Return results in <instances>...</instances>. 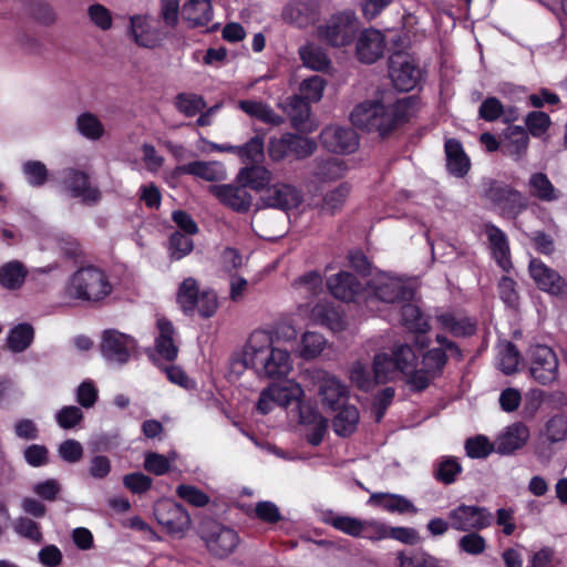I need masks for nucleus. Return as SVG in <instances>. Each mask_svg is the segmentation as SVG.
Segmentation results:
<instances>
[{"label": "nucleus", "mask_w": 567, "mask_h": 567, "mask_svg": "<svg viewBox=\"0 0 567 567\" xmlns=\"http://www.w3.org/2000/svg\"><path fill=\"white\" fill-rule=\"evenodd\" d=\"M210 193L225 206L237 213H247L252 204V195L244 184H221L209 187Z\"/></svg>", "instance_id": "obj_17"}, {"label": "nucleus", "mask_w": 567, "mask_h": 567, "mask_svg": "<svg viewBox=\"0 0 567 567\" xmlns=\"http://www.w3.org/2000/svg\"><path fill=\"white\" fill-rule=\"evenodd\" d=\"M384 35L375 29H365L358 37L355 55L361 63L372 64L383 56Z\"/></svg>", "instance_id": "obj_19"}, {"label": "nucleus", "mask_w": 567, "mask_h": 567, "mask_svg": "<svg viewBox=\"0 0 567 567\" xmlns=\"http://www.w3.org/2000/svg\"><path fill=\"white\" fill-rule=\"evenodd\" d=\"M389 76L396 90L409 92L422 81L423 71L414 55L398 51L390 56Z\"/></svg>", "instance_id": "obj_6"}, {"label": "nucleus", "mask_w": 567, "mask_h": 567, "mask_svg": "<svg viewBox=\"0 0 567 567\" xmlns=\"http://www.w3.org/2000/svg\"><path fill=\"white\" fill-rule=\"evenodd\" d=\"M326 81L319 75H312L300 83V97L306 102H318L321 100Z\"/></svg>", "instance_id": "obj_61"}, {"label": "nucleus", "mask_w": 567, "mask_h": 567, "mask_svg": "<svg viewBox=\"0 0 567 567\" xmlns=\"http://www.w3.org/2000/svg\"><path fill=\"white\" fill-rule=\"evenodd\" d=\"M174 105L179 113L193 117L206 107V102L203 96L194 93H178Z\"/></svg>", "instance_id": "obj_52"}, {"label": "nucleus", "mask_w": 567, "mask_h": 567, "mask_svg": "<svg viewBox=\"0 0 567 567\" xmlns=\"http://www.w3.org/2000/svg\"><path fill=\"white\" fill-rule=\"evenodd\" d=\"M28 276V269L19 260H11L0 266V286L7 290L20 289Z\"/></svg>", "instance_id": "obj_37"}, {"label": "nucleus", "mask_w": 567, "mask_h": 567, "mask_svg": "<svg viewBox=\"0 0 567 567\" xmlns=\"http://www.w3.org/2000/svg\"><path fill=\"white\" fill-rule=\"evenodd\" d=\"M503 155L515 162L522 161L528 151L529 135L526 128L519 125H509L502 132Z\"/></svg>", "instance_id": "obj_22"}, {"label": "nucleus", "mask_w": 567, "mask_h": 567, "mask_svg": "<svg viewBox=\"0 0 567 567\" xmlns=\"http://www.w3.org/2000/svg\"><path fill=\"white\" fill-rule=\"evenodd\" d=\"M182 16L193 25H207L213 19L210 0H188L183 6Z\"/></svg>", "instance_id": "obj_40"}, {"label": "nucleus", "mask_w": 567, "mask_h": 567, "mask_svg": "<svg viewBox=\"0 0 567 567\" xmlns=\"http://www.w3.org/2000/svg\"><path fill=\"white\" fill-rule=\"evenodd\" d=\"M333 417L332 427L337 435L350 436L358 426L360 414L354 405H342Z\"/></svg>", "instance_id": "obj_42"}, {"label": "nucleus", "mask_w": 567, "mask_h": 567, "mask_svg": "<svg viewBox=\"0 0 567 567\" xmlns=\"http://www.w3.org/2000/svg\"><path fill=\"white\" fill-rule=\"evenodd\" d=\"M155 21L146 16H134L131 18V34L134 41L145 48H153L159 40L158 32L154 25Z\"/></svg>", "instance_id": "obj_28"}, {"label": "nucleus", "mask_w": 567, "mask_h": 567, "mask_svg": "<svg viewBox=\"0 0 567 567\" xmlns=\"http://www.w3.org/2000/svg\"><path fill=\"white\" fill-rule=\"evenodd\" d=\"M351 192L349 183H341L334 188L324 193L322 198V209L329 214H334L341 209Z\"/></svg>", "instance_id": "obj_50"}, {"label": "nucleus", "mask_w": 567, "mask_h": 567, "mask_svg": "<svg viewBox=\"0 0 567 567\" xmlns=\"http://www.w3.org/2000/svg\"><path fill=\"white\" fill-rule=\"evenodd\" d=\"M529 374L542 385L553 384L559 375V360L548 346L534 344L527 351Z\"/></svg>", "instance_id": "obj_7"}, {"label": "nucleus", "mask_w": 567, "mask_h": 567, "mask_svg": "<svg viewBox=\"0 0 567 567\" xmlns=\"http://www.w3.org/2000/svg\"><path fill=\"white\" fill-rule=\"evenodd\" d=\"M451 528L456 532H481L494 523V514L485 506L464 503L451 508L447 513Z\"/></svg>", "instance_id": "obj_8"}, {"label": "nucleus", "mask_w": 567, "mask_h": 567, "mask_svg": "<svg viewBox=\"0 0 567 567\" xmlns=\"http://www.w3.org/2000/svg\"><path fill=\"white\" fill-rule=\"evenodd\" d=\"M245 367L251 368L259 377L280 379L287 377L292 369L290 352L272 344L268 331H254L244 349Z\"/></svg>", "instance_id": "obj_2"}, {"label": "nucleus", "mask_w": 567, "mask_h": 567, "mask_svg": "<svg viewBox=\"0 0 567 567\" xmlns=\"http://www.w3.org/2000/svg\"><path fill=\"white\" fill-rule=\"evenodd\" d=\"M456 545L461 553L471 556H480L487 548V542L480 532H466L457 539Z\"/></svg>", "instance_id": "obj_53"}, {"label": "nucleus", "mask_w": 567, "mask_h": 567, "mask_svg": "<svg viewBox=\"0 0 567 567\" xmlns=\"http://www.w3.org/2000/svg\"><path fill=\"white\" fill-rule=\"evenodd\" d=\"M311 320L324 326L332 331H340L344 328L342 312L330 302H319L311 310Z\"/></svg>", "instance_id": "obj_32"}, {"label": "nucleus", "mask_w": 567, "mask_h": 567, "mask_svg": "<svg viewBox=\"0 0 567 567\" xmlns=\"http://www.w3.org/2000/svg\"><path fill=\"white\" fill-rule=\"evenodd\" d=\"M34 339V330L30 323L14 326L7 336V346L11 352L20 353L27 350Z\"/></svg>", "instance_id": "obj_43"}, {"label": "nucleus", "mask_w": 567, "mask_h": 567, "mask_svg": "<svg viewBox=\"0 0 567 567\" xmlns=\"http://www.w3.org/2000/svg\"><path fill=\"white\" fill-rule=\"evenodd\" d=\"M198 534L207 550L217 558L228 557L240 542L236 530L213 519L203 520Z\"/></svg>", "instance_id": "obj_4"}, {"label": "nucleus", "mask_w": 567, "mask_h": 567, "mask_svg": "<svg viewBox=\"0 0 567 567\" xmlns=\"http://www.w3.org/2000/svg\"><path fill=\"white\" fill-rule=\"evenodd\" d=\"M286 21L299 27L305 28L313 23L318 17V1L317 0H292L289 2L282 12Z\"/></svg>", "instance_id": "obj_23"}, {"label": "nucleus", "mask_w": 567, "mask_h": 567, "mask_svg": "<svg viewBox=\"0 0 567 567\" xmlns=\"http://www.w3.org/2000/svg\"><path fill=\"white\" fill-rule=\"evenodd\" d=\"M135 349L136 341L133 337L114 329L103 332L101 353L109 363L117 365L127 363Z\"/></svg>", "instance_id": "obj_11"}, {"label": "nucleus", "mask_w": 567, "mask_h": 567, "mask_svg": "<svg viewBox=\"0 0 567 567\" xmlns=\"http://www.w3.org/2000/svg\"><path fill=\"white\" fill-rule=\"evenodd\" d=\"M299 423L305 425H313L320 421H327L318 411L317 405L305 396L298 401L293 408Z\"/></svg>", "instance_id": "obj_60"}, {"label": "nucleus", "mask_w": 567, "mask_h": 567, "mask_svg": "<svg viewBox=\"0 0 567 567\" xmlns=\"http://www.w3.org/2000/svg\"><path fill=\"white\" fill-rule=\"evenodd\" d=\"M200 296L198 284L193 277L183 280L177 291V302L185 315H193Z\"/></svg>", "instance_id": "obj_45"}, {"label": "nucleus", "mask_w": 567, "mask_h": 567, "mask_svg": "<svg viewBox=\"0 0 567 567\" xmlns=\"http://www.w3.org/2000/svg\"><path fill=\"white\" fill-rule=\"evenodd\" d=\"M330 293L342 301H357L363 292V284L351 272L340 271L327 280Z\"/></svg>", "instance_id": "obj_20"}, {"label": "nucleus", "mask_w": 567, "mask_h": 567, "mask_svg": "<svg viewBox=\"0 0 567 567\" xmlns=\"http://www.w3.org/2000/svg\"><path fill=\"white\" fill-rule=\"evenodd\" d=\"M261 200L266 207L289 210L299 206L302 194L291 184L275 183L265 189Z\"/></svg>", "instance_id": "obj_16"}, {"label": "nucleus", "mask_w": 567, "mask_h": 567, "mask_svg": "<svg viewBox=\"0 0 567 567\" xmlns=\"http://www.w3.org/2000/svg\"><path fill=\"white\" fill-rule=\"evenodd\" d=\"M391 355L402 373H410L416 368L417 357L406 343L395 344Z\"/></svg>", "instance_id": "obj_55"}, {"label": "nucleus", "mask_w": 567, "mask_h": 567, "mask_svg": "<svg viewBox=\"0 0 567 567\" xmlns=\"http://www.w3.org/2000/svg\"><path fill=\"white\" fill-rule=\"evenodd\" d=\"M288 114L295 128H301L310 116V105L298 95L291 96L287 104Z\"/></svg>", "instance_id": "obj_56"}, {"label": "nucleus", "mask_w": 567, "mask_h": 567, "mask_svg": "<svg viewBox=\"0 0 567 567\" xmlns=\"http://www.w3.org/2000/svg\"><path fill=\"white\" fill-rule=\"evenodd\" d=\"M237 181L246 187L260 192L266 189L267 186L269 187L272 181V173L265 166L258 164L246 165L239 169Z\"/></svg>", "instance_id": "obj_31"}, {"label": "nucleus", "mask_w": 567, "mask_h": 567, "mask_svg": "<svg viewBox=\"0 0 567 567\" xmlns=\"http://www.w3.org/2000/svg\"><path fill=\"white\" fill-rule=\"evenodd\" d=\"M320 520L351 537L358 538L360 536V526L362 520L360 518L337 514L331 509H326L320 513Z\"/></svg>", "instance_id": "obj_35"}, {"label": "nucleus", "mask_w": 567, "mask_h": 567, "mask_svg": "<svg viewBox=\"0 0 567 567\" xmlns=\"http://www.w3.org/2000/svg\"><path fill=\"white\" fill-rule=\"evenodd\" d=\"M113 291L107 275L100 268L89 266L80 268L69 279L65 295L70 299L97 302Z\"/></svg>", "instance_id": "obj_3"}, {"label": "nucleus", "mask_w": 567, "mask_h": 567, "mask_svg": "<svg viewBox=\"0 0 567 567\" xmlns=\"http://www.w3.org/2000/svg\"><path fill=\"white\" fill-rule=\"evenodd\" d=\"M238 107L250 117H255L262 123L270 125H280L284 123V117L261 101L241 100L238 102Z\"/></svg>", "instance_id": "obj_38"}, {"label": "nucleus", "mask_w": 567, "mask_h": 567, "mask_svg": "<svg viewBox=\"0 0 567 567\" xmlns=\"http://www.w3.org/2000/svg\"><path fill=\"white\" fill-rule=\"evenodd\" d=\"M12 528L17 535L34 544H40L43 540L40 524L29 517H18L13 522Z\"/></svg>", "instance_id": "obj_54"}, {"label": "nucleus", "mask_w": 567, "mask_h": 567, "mask_svg": "<svg viewBox=\"0 0 567 567\" xmlns=\"http://www.w3.org/2000/svg\"><path fill=\"white\" fill-rule=\"evenodd\" d=\"M370 504L379 505L384 511L390 513H412L416 514L417 508L406 497L398 494L389 493H374L369 498Z\"/></svg>", "instance_id": "obj_33"}, {"label": "nucleus", "mask_w": 567, "mask_h": 567, "mask_svg": "<svg viewBox=\"0 0 567 567\" xmlns=\"http://www.w3.org/2000/svg\"><path fill=\"white\" fill-rule=\"evenodd\" d=\"M181 171L208 182L221 181L226 177L225 167L219 162L194 161L183 165Z\"/></svg>", "instance_id": "obj_36"}, {"label": "nucleus", "mask_w": 567, "mask_h": 567, "mask_svg": "<svg viewBox=\"0 0 567 567\" xmlns=\"http://www.w3.org/2000/svg\"><path fill=\"white\" fill-rule=\"evenodd\" d=\"M439 327L454 337H470L475 333L476 324L466 316H457L445 311L435 316Z\"/></svg>", "instance_id": "obj_27"}, {"label": "nucleus", "mask_w": 567, "mask_h": 567, "mask_svg": "<svg viewBox=\"0 0 567 567\" xmlns=\"http://www.w3.org/2000/svg\"><path fill=\"white\" fill-rule=\"evenodd\" d=\"M414 104L411 96L391 103L365 101L353 109L350 120L354 126L383 136L409 120Z\"/></svg>", "instance_id": "obj_1"}, {"label": "nucleus", "mask_w": 567, "mask_h": 567, "mask_svg": "<svg viewBox=\"0 0 567 567\" xmlns=\"http://www.w3.org/2000/svg\"><path fill=\"white\" fill-rule=\"evenodd\" d=\"M528 567H565V564L553 547L545 546L530 556Z\"/></svg>", "instance_id": "obj_62"}, {"label": "nucleus", "mask_w": 567, "mask_h": 567, "mask_svg": "<svg viewBox=\"0 0 567 567\" xmlns=\"http://www.w3.org/2000/svg\"><path fill=\"white\" fill-rule=\"evenodd\" d=\"M323 280L318 271H309L293 282V288L305 296H317L322 291Z\"/></svg>", "instance_id": "obj_57"}, {"label": "nucleus", "mask_w": 567, "mask_h": 567, "mask_svg": "<svg viewBox=\"0 0 567 567\" xmlns=\"http://www.w3.org/2000/svg\"><path fill=\"white\" fill-rule=\"evenodd\" d=\"M400 372L392 355L389 353H378L373 360V373L377 383H385L394 379Z\"/></svg>", "instance_id": "obj_49"}, {"label": "nucleus", "mask_w": 567, "mask_h": 567, "mask_svg": "<svg viewBox=\"0 0 567 567\" xmlns=\"http://www.w3.org/2000/svg\"><path fill=\"white\" fill-rule=\"evenodd\" d=\"M401 321L406 329L414 333L425 334L431 328L427 318L413 303L402 306Z\"/></svg>", "instance_id": "obj_44"}, {"label": "nucleus", "mask_w": 567, "mask_h": 567, "mask_svg": "<svg viewBox=\"0 0 567 567\" xmlns=\"http://www.w3.org/2000/svg\"><path fill=\"white\" fill-rule=\"evenodd\" d=\"M528 426L520 422H514L506 426L495 441V451L501 455H511L525 446L529 439Z\"/></svg>", "instance_id": "obj_21"}, {"label": "nucleus", "mask_w": 567, "mask_h": 567, "mask_svg": "<svg viewBox=\"0 0 567 567\" xmlns=\"http://www.w3.org/2000/svg\"><path fill=\"white\" fill-rule=\"evenodd\" d=\"M551 124L550 117L547 113L542 111H532L525 117V125L528 135L540 137L544 135Z\"/></svg>", "instance_id": "obj_63"}, {"label": "nucleus", "mask_w": 567, "mask_h": 567, "mask_svg": "<svg viewBox=\"0 0 567 567\" xmlns=\"http://www.w3.org/2000/svg\"><path fill=\"white\" fill-rule=\"evenodd\" d=\"M540 436L550 444L560 443L567 437V417L563 414H556L548 419Z\"/></svg>", "instance_id": "obj_47"}, {"label": "nucleus", "mask_w": 567, "mask_h": 567, "mask_svg": "<svg viewBox=\"0 0 567 567\" xmlns=\"http://www.w3.org/2000/svg\"><path fill=\"white\" fill-rule=\"evenodd\" d=\"M446 561L425 550H400L395 555V567H445Z\"/></svg>", "instance_id": "obj_30"}, {"label": "nucleus", "mask_w": 567, "mask_h": 567, "mask_svg": "<svg viewBox=\"0 0 567 567\" xmlns=\"http://www.w3.org/2000/svg\"><path fill=\"white\" fill-rule=\"evenodd\" d=\"M322 146L331 153L350 154L359 147V136L348 126L329 125L320 133Z\"/></svg>", "instance_id": "obj_12"}, {"label": "nucleus", "mask_w": 567, "mask_h": 567, "mask_svg": "<svg viewBox=\"0 0 567 567\" xmlns=\"http://www.w3.org/2000/svg\"><path fill=\"white\" fill-rule=\"evenodd\" d=\"M486 235L496 264L502 268V270L509 272L513 268V264L505 233L495 225H486Z\"/></svg>", "instance_id": "obj_26"}, {"label": "nucleus", "mask_w": 567, "mask_h": 567, "mask_svg": "<svg viewBox=\"0 0 567 567\" xmlns=\"http://www.w3.org/2000/svg\"><path fill=\"white\" fill-rule=\"evenodd\" d=\"M499 369L505 374H513L517 371L520 362V353L512 342L505 343L498 352Z\"/></svg>", "instance_id": "obj_59"}, {"label": "nucleus", "mask_w": 567, "mask_h": 567, "mask_svg": "<svg viewBox=\"0 0 567 567\" xmlns=\"http://www.w3.org/2000/svg\"><path fill=\"white\" fill-rule=\"evenodd\" d=\"M462 471V465L455 456L444 455L433 463L434 478L445 485L453 484Z\"/></svg>", "instance_id": "obj_41"}, {"label": "nucleus", "mask_w": 567, "mask_h": 567, "mask_svg": "<svg viewBox=\"0 0 567 567\" xmlns=\"http://www.w3.org/2000/svg\"><path fill=\"white\" fill-rule=\"evenodd\" d=\"M303 396L305 391L302 386L292 380H287L280 384H271L260 393L257 402V410L261 414H268L272 410L274 405H279L286 409L290 405L295 406Z\"/></svg>", "instance_id": "obj_9"}, {"label": "nucleus", "mask_w": 567, "mask_h": 567, "mask_svg": "<svg viewBox=\"0 0 567 567\" xmlns=\"http://www.w3.org/2000/svg\"><path fill=\"white\" fill-rule=\"evenodd\" d=\"M529 193L542 202H555L560 198V192L553 185L545 173H534L528 179Z\"/></svg>", "instance_id": "obj_39"}, {"label": "nucleus", "mask_w": 567, "mask_h": 567, "mask_svg": "<svg viewBox=\"0 0 567 567\" xmlns=\"http://www.w3.org/2000/svg\"><path fill=\"white\" fill-rule=\"evenodd\" d=\"M357 32L358 22L351 12L333 14L317 27V38L332 48L349 45L354 40Z\"/></svg>", "instance_id": "obj_5"}, {"label": "nucleus", "mask_w": 567, "mask_h": 567, "mask_svg": "<svg viewBox=\"0 0 567 567\" xmlns=\"http://www.w3.org/2000/svg\"><path fill=\"white\" fill-rule=\"evenodd\" d=\"M322 404L330 410L334 411L341 408L347 400L348 390L334 377H326L319 388Z\"/></svg>", "instance_id": "obj_29"}, {"label": "nucleus", "mask_w": 567, "mask_h": 567, "mask_svg": "<svg viewBox=\"0 0 567 567\" xmlns=\"http://www.w3.org/2000/svg\"><path fill=\"white\" fill-rule=\"evenodd\" d=\"M76 130L90 141H97L104 134V125L96 115L90 112H84L78 116Z\"/></svg>", "instance_id": "obj_48"}, {"label": "nucleus", "mask_w": 567, "mask_h": 567, "mask_svg": "<svg viewBox=\"0 0 567 567\" xmlns=\"http://www.w3.org/2000/svg\"><path fill=\"white\" fill-rule=\"evenodd\" d=\"M326 344L327 340L322 334L308 331L301 338L299 355L305 360L313 359L323 351Z\"/></svg>", "instance_id": "obj_51"}, {"label": "nucleus", "mask_w": 567, "mask_h": 567, "mask_svg": "<svg viewBox=\"0 0 567 567\" xmlns=\"http://www.w3.org/2000/svg\"><path fill=\"white\" fill-rule=\"evenodd\" d=\"M298 53L303 65L310 70L327 72L331 66V59L320 45L307 43L299 48Z\"/></svg>", "instance_id": "obj_34"}, {"label": "nucleus", "mask_w": 567, "mask_h": 567, "mask_svg": "<svg viewBox=\"0 0 567 567\" xmlns=\"http://www.w3.org/2000/svg\"><path fill=\"white\" fill-rule=\"evenodd\" d=\"M158 334L155 339V351L161 359L174 361L178 354L176 343V331L171 321L166 318L157 319Z\"/></svg>", "instance_id": "obj_24"}, {"label": "nucleus", "mask_w": 567, "mask_h": 567, "mask_svg": "<svg viewBox=\"0 0 567 567\" xmlns=\"http://www.w3.org/2000/svg\"><path fill=\"white\" fill-rule=\"evenodd\" d=\"M370 289L377 299L389 303L410 300L413 296V291L402 280L385 272L372 280Z\"/></svg>", "instance_id": "obj_14"}, {"label": "nucleus", "mask_w": 567, "mask_h": 567, "mask_svg": "<svg viewBox=\"0 0 567 567\" xmlns=\"http://www.w3.org/2000/svg\"><path fill=\"white\" fill-rule=\"evenodd\" d=\"M154 516L168 534L177 537H182L190 525L188 512L182 505L168 498L155 503Z\"/></svg>", "instance_id": "obj_10"}, {"label": "nucleus", "mask_w": 567, "mask_h": 567, "mask_svg": "<svg viewBox=\"0 0 567 567\" xmlns=\"http://www.w3.org/2000/svg\"><path fill=\"white\" fill-rule=\"evenodd\" d=\"M62 181L71 196L81 203L94 205L101 199V192L90 184L89 175L84 172L68 168L62 172Z\"/></svg>", "instance_id": "obj_15"}, {"label": "nucleus", "mask_w": 567, "mask_h": 567, "mask_svg": "<svg viewBox=\"0 0 567 567\" xmlns=\"http://www.w3.org/2000/svg\"><path fill=\"white\" fill-rule=\"evenodd\" d=\"M487 197L497 207L501 214L508 218H515L526 208L524 196L509 186L493 182L487 190Z\"/></svg>", "instance_id": "obj_13"}, {"label": "nucleus", "mask_w": 567, "mask_h": 567, "mask_svg": "<svg viewBox=\"0 0 567 567\" xmlns=\"http://www.w3.org/2000/svg\"><path fill=\"white\" fill-rule=\"evenodd\" d=\"M446 168L451 175L462 178L471 168V159L464 152L462 143L456 138H449L444 144Z\"/></svg>", "instance_id": "obj_25"}, {"label": "nucleus", "mask_w": 567, "mask_h": 567, "mask_svg": "<svg viewBox=\"0 0 567 567\" xmlns=\"http://www.w3.org/2000/svg\"><path fill=\"white\" fill-rule=\"evenodd\" d=\"M528 270L539 289L556 296L567 292V282L565 279L542 260L536 258L530 259Z\"/></svg>", "instance_id": "obj_18"}, {"label": "nucleus", "mask_w": 567, "mask_h": 567, "mask_svg": "<svg viewBox=\"0 0 567 567\" xmlns=\"http://www.w3.org/2000/svg\"><path fill=\"white\" fill-rule=\"evenodd\" d=\"M54 419L61 429L72 430L82 423L84 414L79 406L65 405L56 411Z\"/></svg>", "instance_id": "obj_58"}, {"label": "nucleus", "mask_w": 567, "mask_h": 567, "mask_svg": "<svg viewBox=\"0 0 567 567\" xmlns=\"http://www.w3.org/2000/svg\"><path fill=\"white\" fill-rule=\"evenodd\" d=\"M347 167L343 161L338 158H328L318 162V167L315 174L320 179L331 181L342 177Z\"/></svg>", "instance_id": "obj_64"}, {"label": "nucleus", "mask_w": 567, "mask_h": 567, "mask_svg": "<svg viewBox=\"0 0 567 567\" xmlns=\"http://www.w3.org/2000/svg\"><path fill=\"white\" fill-rule=\"evenodd\" d=\"M236 155L246 165L259 164L265 157L264 138L255 135L245 144L237 145Z\"/></svg>", "instance_id": "obj_46"}]
</instances>
